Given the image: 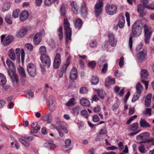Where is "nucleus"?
I'll return each mask as SVG.
<instances>
[{
  "label": "nucleus",
  "instance_id": "nucleus-1",
  "mask_svg": "<svg viewBox=\"0 0 154 154\" xmlns=\"http://www.w3.org/2000/svg\"><path fill=\"white\" fill-rule=\"evenodd\" d=\"M142 23L141 20H138L135 22L133 24L132 29L133 35L134 37L139 36L142 31Z\"/></svg>",
  "mask_w": 154,
  "mask_h": 154
},
{
  "label": "nucleus",
  "instance_id": "nucleus-2",
  "mask_svg": "<svg viewBox=\"0 0 154 154\" xmlns=\"http://www.w3.org/2000/svg\"><path fill=\"white\" fill-rule=\"evenodd\" d=\"M64 29L66 31L65 34L66 37V43L67 44L68 40L71 39L72 35L71 29L70 27V24L67 19L64 20Z\"/></svg>",
  "mask_w": 154,
  "mask_h": 154
},
{
  "label": "nucleus",
  "instance_id": "nucleus-3",
  "mask_svg": "<svg viewBox=\"0 0 154 154\" xmlns=\"http://www.w3.org/2000/svg\"><path fill=\"white\" fill-rule=\"evenodd\" d=\"M117 7L114 5L108 4L105 7L106 12L110 15H113L117 12Z\"/></svg>",
  "mask_w": 154,
  "mask_h": 154
},
{
  "label": "nucleus",
  "instance_id": "nucleus-4",
  "mask_svg": "<svg viewBox=\"0 0 154 154\" xmlns=\"http://www.w3.org/2000/svg\"><path fill=\"white\" fill-rule=\"evenodd\" d=\"M1 42L4 46L8 45L14 40V38L12 35H9L5 38V35H2L1 36Z\"/></svg>",
  "mask_w": 154,
  "mask_h": 154
},
{
  "label": "nucleus",
  "instance_id": "nucleus-5",
  "mask_svg": "<svg viewBox=\"0 0 154 154\" xmlns=\"http://www.w3.org/2000/svg\"><path fill=\"white\" fill-rule=\"evenodd\" d=\"M27 72L31 77H34L36 74V68L33 64L30 63L28 64L27 66Z\"/></svg>",
  "mask_w": 154,
  "mask_h": 154
},
{
  "label": "nucleus",
  "instance_id": "nucleus-6",
  "mask_svg": "<svg viewBox=\"0 0 154 154\" xmlns=\"http://www.w3.org/2000/svg\"><path fill=\"white\" fill-rule=\"evenodd\" d=\"M143 27L145 37L144 42L146 44H149L152 34V32L149 30V28L147 25H144Z\"/></svg>",
  "mask_w": 154,
  "mask_h": 154
},
{
  "label": "nucleus",
  "instance_id": "nucleus-7",
  "mask_svg": "<svg viewBox=\"0 0 154 154\" xmlns=\"http://www.w3.org/2000/svg\"><path fill=\"white\" fill-rule=\"evenodd\" d=\"M103 5V0H98L95 5V12L97 17L101 14Z\"/></svg>",
  "mask_w": 154,
  "mask_h": 154
},
{
  "label": "nucleus",
  "instance_id": "nucleus-8",
  "mask_svg": "<svg viewBox=\"0 0 154 154\" xmlns=\"http://www.w3.org/2000/svg\"><path fill=\"white\" fill-rule=\"evenodd\" d=\"M137 57L138 61L140 63H142L143 61L146 60L147 57V52L146 50L140 51L137 54Z\"/></svg>",
  "mask_w": 154,
  "mask_h": 154
},
{
  "label": "nucleus",
  "instance_id": "nucleus-9",
  "mask_svg": "<svg viewBox=\"0 0 154 154\" xmlns=\"http://www.w3.org/2000/svg\"><path fill=\"white\" fill-rule=\"evenodd\" d=\"M150 134L149 132H145L137 136V140H141L139 143H146V140L149 136Z\"/></svg>",
  "mask_w": 154,
  "mask_h": 154
},
{
  "label": "nucleus",
  "instance_id": "nucleus-10",
  "mask_svg": "<svg viewBox=\"0 0 154 154\" xmlns=\"http://www.w3.org/2000/svg\"><path fill=\"white\" fill-rule=\"evenodd\" d=\"M41 60L43 63V65L47 67H49L51 65V60L47 55L45 56L40 57Z\"/></svg>",
  "mask_w": 154,
  "mask_h": 154
},
{
  "label": "nucleus",
  "instance_id": "nucleus-11",
  "mask_svg": "<svg viewBox=\"0 0 154 154\" xmlns=\"http://www.w3.org/2000/svg\"><path fill=\"white\" fill-rule=\"evenodd\" d=\"M61 62V55L59 53H57L55 55L54 63L53 66L55 69H57L59 66Z\"/></svg>",
  "mask_w": 154,
  "mask_h": 154
},
{
  "label": "nucleus",
  "instance_id": "nucleus-12",
  "mask_svg": "<svg viewBox=\"0 0 154 154\" xmlns=\"http://www.w3.org/2000/svg\"><path fill=\"white\" fill-rule=\"evenodd\" d=\"M44 31H42L41 32H39L36 34L33 38V42L36 45H38L41 42L42 40V35H44Z\"/></svg>",
  "mask_w": 154,
  "mask_h": 154
},
{
  "label": "nucleus",
  "instance_id": "nucleus-13",
  "mask_svg": "<svg viewBox=\"0 0 154 154\" xmlns=\"http://www.w3.org/2000/svg\"><path fill=\"white\" fill-rule=\"evenodd\" d=\"M98 64L100 66H103L101 71L103 73H105L107 70L108 64L104 59H100L98 61Z\"/></svg>",
  "mask_w": 154,
  "mask_h": 154
},
{
  "label": "nucleus",
  "instance_id": "nucleus-14",
  "mask_svg": "<svg viewBox=\"0 0 154 154\" xmlns=\"http://www.w3.org/2000/svg\"><path fill=\"white\" fill-rule=\"evenodd\" d=\"M77 70L75 67H73L70 73V79L72 80H76L77 77Z\"/></svg>",
  "mask_w": 154,
  "mask_h": 154
},
{
  "label": "nucleus",
  "instance_id": "nucleus-15",
  "mask_svg": "<svg viewBox=\"0 0 154 154\" xmlns=\"http://www.w3.org/2000/svg\"><path fill=\"white\" fill-rule=\"evenodd\" d=\"M109 42L111 46H115L117 44V40L114 37V35L111 33L109 35Z\"/></svg>",
  "mask_w": 154,
  "mask_h": 154
},
{
  "label": "nucleus",
  "instance_id": "nucleus-16",
  "mask_svg": "<svg viewBox=\"0 0 154 154\" xmlns=\"http://www.w3.org/2000/svg\"><path fill=\"white\" fill-rule=\"evenodd\" d=\"M115 83V80L111 77H108L106 79L105 86L106 87H108Z\"/></svg>",
  "mask_w": 154,
  "mask_h": 154
},
{
  "label": "nucleus",
  "instance_id": "nucleus-17",
  "mask_svg": "<svg viewBox=\"0 0 154 154\" xmlns=\"http://www.w3.org/2000/svg\"><path fill=\"white\" fill-rule=\"evenodd\" d=\"M70 58H68L66 60V63L62 66L61 69V75L60 76V77H62L63 73L66 72V69L70 63Z\"/></svg>",
  "mask_w": 154,
  "mask_h": 154
},
{
  "label": "nucleus",
  "instance_id": "nucleus-18",
  "mask_svg": "<svg viewBox=\"0 0 154 154\" xmlns=\"http://www.w3.org/2000/svg\"><path fill=\"white\" fill-rule=\"evenodd\" d=\"M43 147L48 150H50L56 148V146L53 142H48L45 143L43 144Z\"/></svg>",
  "mask_w": 154,
  "mask_h": 154
},
{
  "label": "nucleus",
  "instance_id": "nucleus-19",
  "mask_svg": "<svg viewBox=\"0 0 154 154\" xmlns=\"http://www.w3.org/2000/svg\"><path fill=\"white\" fill-rule=\"evenodd\" d=\"M27 29L26 28L22 29L17 32L16 35L18 38H22L27 33Z\"/></svg>",
  "mask_w": 154,
  "mask_h": 154
},
{
  "label": "nucleus",
  "instance_id": "nucleus-20",
  "mask_svg": "<svg viewBox=\"0 0 154 154\" xmlns=\"http://www.w3.org/2000/svg\"><path fill=\"white\" fill-rule=\"evenodd\" d=\"M144 7L141 4H139L137 6V12L139 13L141 17L145 16L146 14V11L144 10Z\"/></svg>",
  "mask_w": 154,
  "mask_h": 154
},
{
  "label": "nucleus",
  "instance_id": "nucleus-21",
  "mask_svg": "<svg viewBox=\"0 0 154 154\" xmlns=\"http://www.w3.org/2000/svg\"><path fill=\"white\" fill-rule=\"evenodd\" d=\"M53 97L51 96L50 97L49 103L50 110L53 112L54 110L55 106V103L53 100Z\"/></svg>",
  "mask_w": 154,
  "mask_h": 154
},
{
  "label": "nucleus",
  "instance_id": "nucleus-22",
  "mask_svg": "<svg viewBox=\"0 0 154 154\" xmlns=\"http://www.w3.org/2000/svg\"><path fill=\"white\" fill-rule=\"evenodd\" d=\"M80 104L83 106H89L90 105V103L87 98H84L81 99L80 100Z\"/></svg>",
  "mask_w": 154,
  "mask_h": 154
},
{
  "label": "nucleus",
  "instance_id": "nucleus-23",
  "mask_svg": "<svg viewBox=\"0 0 154 154\" xmlns=\"http://www.w3.org/2000/svg\"><path fill=\"white\" fill-rule=\"evenodd\" d=\"M28 12L26 11H23L20 14V19L22 21H24L29 17Z\"/></svg>",
  "mask_w": 154,
  "mask_h": 154
},
{
  "label": "nucleus",
  "instance_id": "nucleus-24",
  "mask_svg": "<svg viewBox=\"0 0 154 154\" xmlns=\"http://www.w3.org/2000/svg\"><path fill=\"white\" fill-rule=\"evenodd\" d=\"M6 64L10 69L13 72L15 70V67L13 62L10 60H7L6 61Z\"/></svg>",
  "mask_w": 154,
  "mask_h": 154
},
{
  "label": "nucleus",
  "instance_id": "nucleus-25",
  "mask_svg": "<svg viewBox=\"0 0 154 154\" xmlns=\"http://www.w3.org/2000/svg\"><path fill=\"white\" fill-rule=\"evenodd\" d=\"M139 123L142 127L146 128L150 127L149 124L144 119H141Z\"/></svg>",
  "mask_w": 154,
  "mask_h": 154
},
{
  "label": "nucleus",
  "instance_id": "nucleus-26",
  "mask_svg": "<svg viewBox=\"0 0 154 154\" xmlns=\"http://www.w3.org/2000/svg\"><path fill=\"white\" fill-rule=\"evenodd\" d=\"M65 145H64L62 147V148L65 151H67L71 149V148H69L68 147L71 142L70 139H68L65 141Z\"/></svg>",
  "mask_w": 154,
  "mask_h": 154
},
{
  "label": "nucleus",
  "instance_id": "nucleus-27",
  "mask_svg": "<svg viewBox=\"0 0 154 154\" xmlns=\"http://www.w3.org/2000/svg\"><path fill=\"white\" fill-rule=\"evenodd\" d=\"M39 53L41 55V57L47 55L46 54L47 51L45 47L44 46H41L39 48Z\"/></svg>",
  "mask_w": 154,
  "mask_h": 154
},
{
  "label": "nucleus",
  "instance_id": "nucleus-28",
  "mask_svg": "<svg viewBox=\"0 0 154 154\" xmlns=\"http://www.w3.org/2000/svg\"><path fill=\"white\" fill-rule=\"evenodd\" d=\"M152 94H149L146 97L145 105L146 107H149L150 106Z\"/></svg>",
  "mask_w": 154,
  "mask_h": 154
},
{
  "label": "nucleus",
  "instance_id": "nucleus-29",
  "mask_svg": "<svg viewBox=\"0 0 154 154\" xmlns=\"http://www.w3.org/2000/svg\"><path fill=\"white\" fill-rule=\"evenodd\" d=\"M80 11L81 15L83 17H86L88 13L87 7L85 5L81 7Z\"/></svg>",
  "mask_w": 154,
  "mask_h": 154
},
{
  "label": "nucleus",
  "instance_id": "nucleus-30",
  "mask_svg": "<svg viewBox=\"0 0 154 154\" xmlns=\"http://www.w3.org/2000/svg\"><path fill=\"white\" fill-rule=\"evenodd\" d=\"M136 88V91L135 92L136 94L141 95L143 90V87L140 82H138L137 84Z\"/></svg>",
  "mask_w": 154,
  "mask_h": 154
},
{
  "label": "nucleus",
  "instance_id": "nucleus-31",
  "mask_svg": "<svg viewBox=\"0 0 154 154\" xmlns=\"http://www.w3.org/2000/svg\"><path fill=\"white\" fill-rule=\"evenodd\" d=\"M71 8L74 14H77L78 13V8L76 3L74 1L72 2L71 3Z\"/></svg>",
  "mask_w": 154,
  "mask_h": 154
},
{
  "label": "nucleus",
  "instance_id": "nucleus-32",
  "mask_svg": "<svg viewBox=\"0 0 154 154\" xmlns=\"http://www.w3.org/2000/svg\"><path fill=\"white\" fill-rule=\"evenodd\" d=\"M125 23V19L124 17L120 16L119 17V26L120 28L124 27Z\"/></svg>",
  "mask_w": 154,
  "mask_h": 154
},
{
  "label": "nucleus",
  "instance_id": "nucleus-33",
  "mask_svg": "<svg viewBox=\"0 0 154 154\" xmlns=\"http://www.w3.org/2000/svg\"><path fill=\"white\" fill-rule=\"evenodd\" d=\"M56 125L58 126V128L62 130H64V132L65 134H67L68 131L66 127L63 125V122L60 121L56 123Z\"/></svg>",
  "mask_w": 154,
  "mask_h": 154
},
{
  "label": "nucleus",
  "instance_id": "nucleus-34",
  "mask_svg": "<svg viewBox=\"0 0 154 154\" xmlns=\"http://www.w3.org/2000/svg\"><path fill=\"white\" fill-rule=\"evenodd\" d=\"M60 12L61 16H64L66 14V6L64 4H62L60 7Z\"/></svg>",
  "mask_w": 154,
  "mask_h": 154
},
{
  "label": "nucleus",
  "instance_id": "nucleus-35",
  "mask_svg": "<svg viewBox=\"0 0 154 154\" xmlns=\"http://www.w3.org/2000/svg\"><path fill=\"white\" fill-rule=\"evenodd\" d=\"M138 123L135 122L131 124L128 128V129L131 131H135L138 129Z\"/></svg>",
  "mask_w": 154,
  "mask_h": 154
},
{
  "label": "nucleus",
  "instance_id": "nucleus-36",
  "mask_svg": "<svg viewBox=\"0 0 154 154\" xmlns=\"http://www.w3.org/2000/svg\"><path fill=\"white\" fill-rule=\"evenodd\" d=\"M80 107L77 106L72 109V113L75 116H77L80 111Z\"/></svg>",
  "mask_w": 154,
  "mask_h": 154
},
{
  "label": "nucleus",
  "instance_id": "nucleus-37",
  "mask_svg": "<svg viewBox=\"0 0 154 154\" xmlns=\"http://www.w3.org/2000/svg\"><path fill=\"white\" fill-rule=\"evenodd\" d=\"M15 52L16 54H18L20 52H21V60L22 62H23L24 60L25 56V52L23 50V49H21V50L20 51V48H17L16 49Z\"/></svg>",
  "mask_w": 154,
  "mask_h": 154
},
{
  "label": "nucleus",
  "instance_id": "nucleus-38",
  "mask_svg": "<svg viewBox=\"0 0 154 154\" xmlns=\"http://www.w3.org/2000/svg\"><path fill=\"white\" fill-rule=\"evenodd\" d=\"M76 103L75 99L74 98H71L66 103V105L68 106H71Z\"/></svg>",
  "mask_w": 154,
  "mask_h": 154
},
{
  "label": "nucleus",
  "instance_id": "nucleus-39",
  "mask_svg": "<svg viewBox=\"0 0 154 154\" xmlns=\"http://www.w3.org/2000/svg\"><path fill=\"white\" fill-rule=\"evenodd\" d=\"M0 79L1 85L4 86L7 82V80L5 76L2 73H0Z\"/></svg>",
  "mask_w": 154,
  "mask_h": 154
},
{
  "label": "nucleus",
  "instance_id": "nucleus-40",
  "mask_svg": "<svg viewBox=\"0 0 154 154\" xmlns=\"http://www.w3.org/2000/svg\"><path fill=\"white\" fill-rule=\"evenodd\" d=\"M82 23L81 20L77 18L75 23V26L76 28L79 29L82 26Z\"/></svg>",
  "mask_w": 154,
  "mask_h": 154
},
{
  "label": "nucleus",
  "instance_id": "nucleus-41",
  "mask_svg": "<svg viewBox=\"0 0 154 154\" xmlns=\"http://www.w3.org/2000/svg\"><path fill=\"white\" fill-rule=\"evenodd\" d=\"M142 2L143 4V7L145 8L151 10H154V7H151L148 5H146L148 4L150 0H140Z\"/></svg>",
  "mask_w": 154,
  "mask_h": 154
},
{
  "label": "nucleus",
  "instance_id": "nucleus-42",
  "mask_svg": "<svg viewBox=\"0 0 154 154\" xmlns=\"http://www.w3.org/2000/svg\"><path fill=\"white\" fill-rule=\"evenodd\" d=\"M140 75L142 79H146L148 76V72L146 69H142L141 71Z\"/></svg>",
  "mask_w": 154,
  "mask_h": 154
},
{
  "label": "nucleus",
  "instance_id": "nucleus-43",
  "mask_svg": "<svg viewBox=\"0 0 154 154\" xmlns=\"http://www.w3.org/2000/svg\"><path fill=\"white\" fill-rule=\"evenodd\" d=\"M95 90L97 92V94L99 97L102 99H103L105 94V93L103 90L101 89H95Z\"/></svg>",
  "mask_w": 154,
  "mask_h": 154
},
{
  "label": "nucleus",
  "instance_id": "nucleus-44",
  "mask_svg": "<svg viewBox=\"0 0 154 154\" xmlns=\"http://www.w3.org/2000/svg\"><path fill=\"white\" fill-rule=\"evenodd\" d=\"M17 69L19 72L21 76L22 77H26V74L25 72L24 69L23 67L21 66H20Z\"/></svg>",
  "mask_w": 154,
  "mask_h": 154
},
{
  "label": "nucleus",
  "instance_id": "nucleus-45",
  "mask_svg": "<svg viewBox=\"0 0 154 154\" xmlns=\"http://www.w3.org/2000/svg\"><path fill=\"white\" fill-rule=\"evenodd\" d=\"M8 55L10 58L13 60L15 58V55L14 53V50L12 49H10L8 52Z\"/></svg>",
  "mask_w": 154,
  "mask_h": 154
},
{
  "label": "nucleus",
  "instance_id": "nucleus-46",
  "mask_svg": "<svg viewBox=\"0 0 154 154\" xmlns=\"http://www.w3.org/2000/svg\"><path fill=\"white\" fill-rule=\"evenodd\" d=\"M58 2L59 0H45V4L46 6H49L54 2H56L57 4H58Z\"/></svg>",
  "mask_w": 154,
  "mask_h": 154
},
{
  "label": "nucleus",
  "instance_id": "nucleus-47",
  "mask_svg": "<svg viewBox=\"0 0 154 154\" xmlns=\"http://www.w3.org/2000/svg\"><path fill=\"white\" fill-rule=\"evenodd\" d=\"M11 4L9 3H5L2 7V10L3 12L8 11L10 8Z\"/></svg>",
  "mask_w": 154,
  "mask_h": 154
},
{
  "label": "nucleus",
  "instance_id": "nucleus-48",
  "mask_svg": "<svg viewBox=\"0 0 154 154\" xmlns=\"http://www.w3.org/2000/svg\"><path fill=\"white\" fill-rule=\"evenodd\" d=\"M10 78L13 82H15L17 83H18V78L17 75L16 74L13 73V75L11 76Z\"/></svg>",
  "mask_w": 154,
  "mask_h": 154
},
{
  "label": "nucleus",
  "instance_id": "nucleus-49",
  "mask_svg": "<svg viewBox=\"0 0 154 154\" xmlns=\"http://www.w3.org/2000/svg\"><path fill=\"white\" fill-rule=\"evenodd\" d=\"M45 117L46 118V121L48 123H51L52 122V115L49 113L45 115Z\"/></svg>",
  "mask_w": 154,
  "mask_h": 154
},
{
  "label": "nucleus",
  "instance_id": "nucleus-50",
  "mask_svg": "<svg viewBox=\"0 0 154 154\" xmlns=\"http://www.w3.org/2000/svg\"><path fill=\"white\" fill-rule=\"evenodd\" d=\"M99 82L98 78L96 76H92L91 82L93 85H96L98 84Z\"/></svg>",
  "mask_w": 154,
  "mask_h": 154
},
{
  "label": "nucleus",
  "instance_id": "nucleus-51",
  "mask_svg": "<svg viewBox=\"0 0 154 154\" xmlns=\"http://www.w3.org/2000/svg\"><path fill=\"white\" fill-rule=\"evenodd\" d=\"M19 140L21 143L24 145L26 147H28L29 145V143L28 142L22 138H19Z\"/></svg>",
  "mask_w": 154,
  "mask_h": 154
},
{
  "label": "nucleus",
  "instance_id": "nucleus-52",
  "mask_svg": "<svg viewBox=\"0 0 154 154\" xmlns=\"http://www.w3.org/2000/svg\"><path fill=\"white\" fill-rule=\"evenodd\" d=\"M62 30L63 28L62 27L60 26L58 30V35L60 40H62L63 38Z\"/></svg>",
  "mask_w": 154,
  "mask_h": 154
},
{
  "label": "nucleus",
  "instance_id": "nucleus-53",
  "mask_svg": "<svg viewBox=\"0 0 154 154\" xmlns=\"http://www.w3.org/2000/svg\"><path fill=\"white\" fill-rule=\"evenodd\" d=\"M140 95H141L140 94H136L135 92V94L133 96V98L132 99V102L134 103L137 101L139 99Z\"/></svg>",
  "mask_w": 154,
  "mask_h": 154
},
{
  "label": "nucleus",
  "instance_id": "nucleus-54",
  "mask_svg": "<svg viewBox=\"0 0 154 154\" xmlns=\"http://www.w3.org/2000/svg\"><path fill=\"white\" fill-rule=\"evenodd\" d=\"M20 12L19 9H17L14 11L12 13V16L14 18H17L19 16V13Z\"/></svg>",
  "mask_w": 154,
  "mask_h": 154
},
{
  "label": "nucleus",
  "instance_id": "nucleus-55",
  "mask_svg": "<svg viewBox=\"0 0 154 154\" xmlns=\"http://www.w3.org/2000/svg\"><path fill=\"white\" fill-rule=\"evenodd\" d=\"M139 151L142 153H145L146 152V149L144 146L141 145L138 148Z\"/></svg>",
  "mask_w": 154,
  "mask_h": 154
},
{
  "label": "nucleus",
  "instance_id": "nucleus-56",
  "mask_svg": "<svg viewBox=\"0 0 154 154\" xmlns=\"http://www.w3.org/2000/svg\"><path fill=\"white\" fill-rule=\"evenodd\" d=\"M90 45L91 48H95L97 46V43L95 40H92L90 43Z\"/></svg>",
  "mask_w": 154,
  "mask_h": 154
},
{
  "label": "nucleus",
  "instance_id": "nucleus-57",
  "mask_svg": "<svg viewBox=\"0 0 154 154\" xmlns=\"http://www.w3.org/2000/svg\"><path fill=\"white\" fill-rule=\"evenodd\" d=\"M25 47L29 51H32L33 48V46L30 43H27L26 44Z\"/></svg>",
  "mask_w": 154,
  "mask_h": 154
},
{
  "label": "nucleus",
  "instance_id": "nucleus-58",
  "mask_svg": "<svg viewBox=\"0 0 154 154\" xmlns=\"http://www.w3.org/2000/svg\"><path fill=\"white\" fill-rule=\"evenodd\" d=\"M143 115H148L150 116L151 114V109L150 108H147L143 112Z\"/></svg>",
  "mask_w": 154,
  "mask_h": 154
},
{
  "label": "nucleus",
  "instance_id": "nucleus-59",
  "mask_svg": "<svg viewBox=\"0 0 154 154\" xmlns=\"http://www.w3.org/2000/svg\"><path fill=\"white\" fill-rule=\"evenodd\" d=\"M54 128H55L58 131L59 135L60 137H62L64 135V134L61 132V129L59 128L57 126H54Z\"/></svg>",
  "mask_w": 154,
  "mask_h": 154
},
{
  "label": "nucleus",
  "instance_id": "nucleus-60",
  "mask_svg": "<svg viewBox=\"0 0 154 154\" xmlns=\"http://www.w3.org/2000/svg\"><path fill=\"white\" fill-rule=\"evenodd\" d=\"M34 95L33 93L31 91H28L26 92V97L30 98L32 97Z\"/></svg>",
  "mask_w": 154,
  "mask_h": 154
},
{
  "label": "nucleus",
  "instance_id": "nucleus-61",
  "mask_svg": "<svg viewBox=\"0 0 154 154\" xmlns=\"http://www.w3.org/2000/svg\"><path fill=\"white\" fill-rule=\"evenodd\" d=\"M88 90L85 87H81L80 89V93L82 94L85 93L87 92Z\"/></svg>",
  "mask_w": 154,
  "mask_h": 154
},
{
  "label": "nucleus",
  "instance_id": "nucleus-62",
  "mask_svg": "<svg viewBox=\"0 0 154 154\" xmlns=\"http://www.w3.org/2000/svg\"><path fill=\"white\" fill-rule=\"evenodd\" d=\"M5 19L6 21L9 24H11L12 23V21L11 20V17H9L8 16H7L5 17Z\"/></svg>",
  "mask_w": 154,
  "mask_h": 154
},
{
  "label": "nucleus",
  "instance_id": "nucleus-63",
  "mask_svg": "<svg viewBox=\"0 0 154 154\" xmlns=\"http://www.w3.org/2000/svg\"><path fill=\"white\" fill-rule=\"evenodd\" d=\"M96 63L95 61H92L88 63V65L91 68H94L96 64Z\"/></svg>",
  "mask_w": 154,
  "mask_h": 154
},
{
  "label": "nucleus",
  "instance_id": "nucleus-64",
  "mask_svg": "<svg viewBox=\"0 0 154 154\" xmlns=\"http://www.w3.org/2000/svg\"><path fill=\"white\" fill-rule=\"evenodd\" d=\"M81 115L85 117V118H87L88 116V114L87 111L85 110H82L81 112Z\"/></svg>",
  "mask_w": 154,
  "mask_h": 154
}]
</instances>
